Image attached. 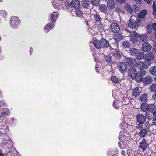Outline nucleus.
Masks as SVG:
<instances>
[{
  "instance_id": "obj_1",
  "label": "nucleus",
  "mask_w": 156,
  "mask_h": 156,
  "mask_svg": "<svg viewBox=\"0 0 156 156\" xmlns=\"http://www.w3.org/2000/svg\"><path fill=\"white\" fill-rule=\"evenodd\" d=\"M10 21V25L13 28H16L20 24V20L17 17L12 16Z\"/></svg>"
},
{
  "instance_id": "obj_2",
  "label": "nucleus",
  "mask_w": 156,
  "mask_h": 156,
  "mask_svg": "<svg viewBox=\"0 0 156 156\" xmlns=\"http://www.w3.org/2000/svg\"><path fill=\"white\" fill-rule=\"evenodd\" d=\"M125 62L131 66H133L136 64V62L135 58L125 57Z\"/></svg>"
},
{
  "instance_id": "obj_3",
  "label": "nucleus",
  "mask_w": 156,
  "mask_h": 156,
  "mask_svg": "<svg viewBox=\"0 0 156 156\" xmlns=\"http://www.w3.org/2000/svg\"><path fill=\"white\" fill-rule=\"evenodd\" d=\"M139 37V34L136 32L134 31L131 33L130 34V41L133 43H136L138 41L137 38Z\"/></svg>"
},
{
  "instance_id": "obj_4",
  "label": "nucleus",
  "mask_w": 156,
  "mask_h": 156,
  "mask_svg": "<svg viewBox=\"0 0 156 156\" xmlns=\"http://www.w3.org/2000/svg\"><path fill=\"white\" fill-rule=\"evenodd\" d=\"M127 133L124 130H122L119 133V139L121 141H126L128 139L127 136Z\"/></svg>"
},
{
  "instance_id": "obj_5",
  "label": "nucleus",
  "mask_w": 156,
  "mask_h": 156,
  "mask_svg": "<svg viewBox=\"0 0 156 156\" xmlns=\"http://www.w3.org/2000/svg\"><path fill=\"white\" fill-rule=\"evenodd\" d=\"M110 28L112 32L115 33L118 32L120 30V27L116 23H112L110 26Z\"/></svg>"
},
{
  "instance_id": "obj_6",
  "label": "nucleus",
  "mask_w": 156,
  "mask_h": 156,
  "mask_svg": "<svg viewBox=\"0 0 156 156\" xmlns=\"http://www.w3.org/2000/svg\"><path fill=\"white\" fill-rule=\"evenodd\" d=\"M119 71L122 73H125L127 70V66L123 62H120L118 65Z\"/></svg>"
},
{
  "instance_id": "obj_7",
  "label": "nucleus",
  "mask_w": 156,
  "mask_h": 156,
  "mask_svg": "<svg viewBox=\"0 0 156 156\" xmlns=\"http://www.w3.org/2000/svg\"><path fill=\"white\" fill-rule=\"evenodd\" d=\"M151 48V46L148 42H145L142 44V50L144 52L149 51Z\"/></svg>"
},
{
  "instance_id": "obj_8",
  "label": "nucleus",
  "mask_w": 156,
  "mask_h": 156,
  "mask_svg": "<svg viewBox=\"0 0 156 156\" xmlns=\"http://www.w3.org/2000/svg\"><path fill=\"white\" fill-rule=\"evenodd\" d=\"M149 144L145 139H143L139 143V147L143 151L145 150L148 146Z\"/></svg>"
},
{
  "instance_id": "obj_9",
  "label": "nucleus",
  "mask_w": 156,
  "mask_h": 156,
  "mask_svg": "<svg viewBox=\"0 0 156 156\" xmlns=\"http://www.w3.org/2000/svg\"><path fill=\"white\" fill-rule=\"evenodd\" d=\"M155 57L153 53L151 52H149L146 53L144 56L145 59L148 61H151L154 59Z\"/></svg>"
},
{
  "instance_id": "obj_10",
  "label": "nucleus",
  "mask_w": 156,
  "mask_h": 156,
  "mask_svg": "<svg viewBox=\"0 0 156 156\" xmlns=\"http://www.w3.org/2000/svg\"><path fill=\"white\" fill-rule=\"evenodd\" d=\"M129 76L132 79L134 78L137 73L136 70L133 68H131L128 71Z\"/></svg>"
},
{
  "instance_id": "obj_11",
  "label": "nucleus",
  "mask_w": 156,
  "mask_h": 156,
  "mask_svg": "<svg viewBox=\"0 0 156 156\" xmlns=\"http://www.w3.org/2000/svg\"><path fill=\"white\" fill-rule=\"evenodd\" d=\"M137 120L140 124H143L145 120L146 117L142 114L137 115L136 116Z\"/></svg>"
},
{
  "instance_id": "obj_12",
  "label": "nucleus",
  "mask_w": 156,
  "mask_h": 156,
  "mask_svg": "<svg viewBox=\"0 0 156 156\" xmlns=\"http://www.w3.org/2000/svg\"><path fill=\"white\" fill-rule=\"evenodd\" d=\"M128 52L132 56H136L138 53V50L135 48H131L129 49Z\"/></svg>"
},
{
  "instance_id": "obj_13",
  "label": "nucleus",
  "mask_w": 156,
  "mask_h": 156,
  "mask_svg": "<svg viewBox=\"0 0 156 156\" xmlns=\"http://www.w3.org/2000/svg\"><path fill=\"white\" fill-rule=\"evenodd\" d=\"M115 3L113 0H109L107 2V6L109 9H113L115 6Z\"/></svg>"
},
{
  "instance_id": "obj_14",
  "label": "nucleus",
  "mask_w": 156,
  "mask_h": 156,
  "mask_svg": "<svg viewBox=\"0 0 156 156\" xmlns=\"http://www.w3.org/2000/svg\"><path fill=\"white\" fill-rule=\"evenodd\" d=\"M137 23L135 20L133 19H130L128 24V27L131 28H136Z\"/></svg>"
},
{
  "instance_id": "obj_15",
  "label": "nucleus",
  "mask_w": 156,
  "mask_h": 156,
  "mask_svg": "<svg viewBox=\"0 0 156 156\" xmlns=\"http://www.w3.org/2000/svg\"><path fill=\"white\" fill-rule=\"evenodd\" d=\"M70 4L74 8H79L80 6V2L78 0H72Z\"/></svg>"
},
{
  "instance_id": "obj_16",
  "label": "nucleus",
  "mask_w": 156,
  "mask_h": 156,
  "mask_svg": "<svg viewBox=\"0 0 156 156\" xmlns=\"http://www.w3.org/2000/svg\"><path fill=\"white\" fill-rule=\"evenodd\" d=\"M148 133L147 130L145 129H142L139 133V135L140 137H144Z\"/></svg>"
},
{
  "instance_id": "obj_17",
  "label": "nucleus",
  "mask_w": 156,
  "mask_h": 156,
  "mask_svg": "<svg viewBox=\"0 0 156 156\" xmlns=\"http://www.w3.org/2000/svg\"><path fill=\"white\" fill-rule=\"evenodd\" d=\"M152 78L150 76H147L144 78L143 81L145 83L150 84L153 81Z\"/></svg>"
},
{
  "instance_id": "obj_18",
  "label": "nucleus",
  "mask_w": 156,
  "mask_h": 156,
  "mask_svg": "<svg viewBox=\"0 0 156 156\" xmlns=\"http://www.w3.org/2000/svg\"><path fill=\"white\" fill-rule=\"evenodd\" d=\"M93 44L97 49H99L101 47H102L101 40V41L95 40L94 41Z\"/></svg>"
},
{
  "instance_id": "obj_19",
  "label": "nucleus",
  "mask_w": 156,
  "mask_h": 156,
  "mask_svg": "<svg viewBox=\"0 0 156 156\" xmlns=\"http://www.w3.org/2000/svg\"><path fill=\"white\" fill-rule=\"evenodd\" d=\"M54 24L53 22H51L49 23L44 28V31L47 32L50 30L53 27Z\"/></svg>"
},
{
  "instance_id": "obj_20",
  "label": "nucleus",
  "mask_w": 156,
  "mask_h": 156,
  "mask_svg": "<svg viewBox=\"0 0 156 156\" xmlns=\"http://www.w3.org/2000/svg\"><path fill=\"white\" fill-rule=\"evenodd\" d=\"M102 43V48H107L110 46L108 41L106 39L103 38L101 40Z\"/></svg>"
},
{
  "instance_id": "obj_21",
  "label": "nucleus",
  "mask_w": 156,
  "mask_h": 156,
  "mask_svg": "<svg viewBox=\"0 0 156 156\" xmlns=\"http://www.w3.org/2000/svg\"><path fill=\"white\" fill-rule=\"evenodd\" d=\"M140 93V90L137 87H136L134 89H133L132 91L133 95L135 97L139 96Z\"/></svg>"
},
{
  "instance_id": "obj_22",
  "label": "nucleus",
  "mask_w": 156,
  "mask_h": 156,
  "mask_svg": "<svg viewBox=\"0 0 156 156\" xmlns=\"http://www.w3.org/2000/svg\"><path fill=\"white\" fill-rule=\"evenodd\" d=\"M59 16V13L57 12H52L51 14V20L53 22H54L55 21L56 19L58 18Z\"/></svg>"
},
{
  "instance_id": "obj_23",
  "label": "nucleus",
  "mask_w": 156,
  "mask_h": 156,
  "mask_svg": "<svg viewBox=\"0 0 156 156\" xmlns=\"http://www.w3.org/2000/svg\"><path fill=\"white\" fill-rule=\"evenodd\" d=\"M127 141H121L120 142L118 143V144L119 146L122 149H124L127 147Z\"/></svg>"
},
{
  "instance_id": "obj_24",
  "label": "nucleus",
  "mask_w": 156,
  "mask_h": 156,
  "mask_svg": "<svg viewBox=\"0 0 156 156\" xmlns=\"http://www.w3.org/2000/svg\"><path fill=\"white\" fill-rule=\"evenodd\" d=\"M150 73L153 75H156V66L151 67L149 69Z\"/></svg>"
},
{
  "instance_id": "obj_25",
  "label": "nucleus",
  "mask_w": 156,
  "mask_h": 156,
  "mask_svg": "<svg viewBox=\"0 0 156 156\" xmlns=\"http://www.w3.org/2000/svg\"><path fill=\"white\" fill-rule=\"evenodd\" d=\"M90 3V1L88 0H83L82 1V6L85 8L89 7Z\"/></svg>"
},
{
  "instance_id": "obj_26",
  "label": "nucleus",
  "mask_w": 156,
  "mask_h": 156,
  "mask_svg": "<svg viewBox=\"0 0 156 156\" xmlns=\"http://www.w3.org/2000/svg\"><path fill=\"white\" fill-rule=\"evenodd\" d=\"M136 58L138 60H140L144 58V54L143 52H139L136 55Z\"/></svg>"
},
{
  "instance_id": "obj_27",
  "label": "nucleus",
  "mask_w": 156,
  "mask_h": 156,
  "mask_svg": "<svg viewBox=\"0 0 156 156\" xmlns=\"http://www.w3.org/2000/svg\"><path fill=\"white\" fill-rule=\"evenodd\" d=\"M105 58L106 62L109 64H112L113 63V61L112 57L110 55H108L105 56Z\"/></svg>"
},
{
  "instance_id": "obj_28",
  "label": "nucleus",
  "mask_w": 156,
  "mask_h": 156,
  "mask_svg": "<svg viewBox=\"0 0 156 156\" xmlns=\"http://www.w3.org/2000/svg\"><path fill=\"white\" fill-rule=\"evenodd\" d=\"M113 56V58L117 59L120 58L121 55L119 51L114 50Z\"/></svg>"
},
{
  "instance_id": "obj_29",
  "label": "nucleus",
  "mask_w": 156,
  "mask_h": 156,
  "mask_svg": "<svg viewBox=\"0 0 156 156\" xmlns=\"http://www.w3.org/2000/svg\"><path fill=\"white\" fill-rule=\"evenodd\" d=\"M139 37L141 41H144L147 40L148 38V36L146 34L139 35Z\"/></svg>"
},
{
  "instance_id": "obj_30",
  "label": "nucleus",
  "mask_w": 156,
  "mask_h": 156,
  "mask_svg": "<svg viewBox=\"0 0 156 156\" xmlns=\"http://www.w3.org/2000/svg\"><path fill=\"white\" fill-rule=\"evenodd\" d=\"M143 76L140 75V73H137L136 75V77L134 78L138 82H140L142 80V77Z\"/></svg>"
},
{
  "instance_id": "obj_31",
  "label": "nucleus",
  "mask_w": 156,
  "mask_h": 156,
  "mask_svg": "<svg viewBox=\"0 0 156 156\" xmlns=\"http://www.w3.org/2000/svg\"><path fill=\"white\" fill-rule=\"evenodd\" d=\"M122 103L121 101L115 100L114 101L113 105L114 107L116 109H118L119 108L120 106V104Z\"/></svg>"
},
{
  "instance_id": "obj_32",
  "label": "nucleus",
  "mask_w": 156,
  "mask_h": 156,
  "mask_svg": "<svg viewBox=\"0 0 156 156\" xmlns=\"http://www.w3.org/2000/svg\"><path fill=\"white\" fill-rule=\"evenodd\" d=\"M111 80L115 83H119L120 80L116 76H112L111 78Z\"/></svg>"
},
{
  "instance_id": "obj_33",
  "label": "nucleus",
  "mask_w": 156,
  "mask_h": 156,
  "mask_svg": "<svg viewBox=\"0 0 156 156\" xmlns=\"http://www.w3.org/2000/svg\"><path fill=\"white\" fill-rule=\"evenodd\" d=\"M146 13L147 12L146 10H142L139 13H138V17L139 18H143L145 16L146 14Z\"/></svg>"
},
{
  "instance_id": "obj_34",
  "label": "nucleus",
  "mask_w": 156,
  "mask_h": 156,
  "mask_svg": "<svg viewBox=\"0 0 156 156\" xmlns=\"http://www.w3.org/2000/svg\"><path fill=\"white\" fill-rule=\"evenodd\" d=\"M123 46L126 48H129L130 46V44L128 41H123L122 43Z\"/></svg>"
},
{
  "instance_id": "obj_35",
  "label": "nucleus",
  "mask_w": 156,
  "mask_h": 156,
  "mask_svg": "<svg viewBox=\"0 0 156 156\" xmlns=\"http://www.w3.org/2000/svg\"><path fill=\"white\" fill-rule=\"evenodd\" d=\"M148 105L146 103H142L141 106V110L144 112L148 110Z\"/></svg>"
},
{
  "instance_id": "obj_36",
  "label": "nucleus",
  "mask_w": 156,
  "mask_h": 156,
  "mask_svg": "<svg viewBox=\"0 0 156 156\" xmlns=\"http://www.w3.org/2000/svg\"><path fill=\"white\" fill-rule=\"evenodd\" d=\"M149 89L151 92H156V83H153L151 84L150 86Z\"/></svg>"
},
{
  "instance_id": "obj_37",
  "label": "nucleus",
  "mask_w": 156,
  "mask_h": 156,
  "mask_svg": "<svg viewBox=\"0 0 156 156\" xmlns=\"http://www.w3.org/2000/svg\"><path fill=\"white\" fill-rule=\"evenodd\" d=\"M100 10L102 12H105L107 10V7L104 4H101L99 5Z\"/></svg>"
},
{
  "instance_id": "obj_38",
  "label": "nucleus",
  "mask_w": 156,
  "mask_h": 156,
  "mask_svg": "<svg viewBox=\"0 0 156 156\" xmlns=\"http://www.w3.org/2000/svg\"><path fill=\"white\" fill-rule=\"evenodd\" d=\"M147 94H144L140 96V100L142 102H145L147 101Z\"/></svg>"
},
{
  "instance_id": "obj_39",
  "label": "nucleus",
  "mask_w": 156,
  "mask_h": 156,
  "mask_svg": "<svg viewBox=\"0 0 156 156\" xmlns=\"http://www.w3.org/2000/svg\"><path fill=\"white\" fill-rule=\"evenodd\" d=\"M148 110L151 112L155 109V106L153 104L148 105Z\"/></svg>"
},
{
  "instance_id": "obj_40",
  "label": "nucleus",
  "mask_w": 156,
  "mask_h": 156,
  "mask_svg": "<svg viewBox=\"0 0 156 156\" xmlns=\"http://www.w3.org/2000/svg\"><path fill=\"white\" fill-rule=\"evenodd\" d=\"M0 15L2 17L5 18L7 15V13L6 11L4 10H0Z\"/></svg>"
},
{
  "instance_id": "obj_41",
  "label": "nucleus",
  "mask_w": 156,
  "mask_h": 156,
  "mask_svg": "<svg viewBox=\"0 0 156 156\" xmlns=\"http://www.w3.org/2000/svg\"><path fill=\"white\" fill-rule=\"evenodd\" d=\"M114 38L116 41H119L122 39V36L120 34H117L115 35Z\"/></svg>"
},
{
  "instance_id": "obj_42",
  "label": "nucleus",
  "mask_w": 156,
  "mask_h": 156,
  "mask_svg": "<svg viewBox=\"0 0 156 156\" xmlns=\"http://www.w3.org/2000/svg\"><path fill=\"white\" fill-rule=\"evenodd\" d=\"M9 114V112L8 110L5 109L3 112H1V115L2 116L4 117L5 116H7Z\"/></svg>"
},
{
  "instance_id": "obj_43",
  "label": "nucleus",
  "mask_w": 156,
  "mask_h": 156,
  "mask_svg": "<svg viewBox=\"0 0 156 156\" xmlns=\"http://www.w3.org/2000/svg\"><path fill=\"white\" fill-rule=\"evenodd\" d=\"M94 18L95 20L97 22H98L99 21L100 22V21H101L102 20H102L101 19L99 15H94Z\"/></svg>"
},
{
  "instance_id": "obj_44",
  "label": "nucleus",
  "mask_w": 156,
  "mask_h": 156,
  "mask_svg": "<svg viewBox=\"0 0 156 156\" xmlns=\"http://www.w3.org/2000/svg\"><path fill=\"white\" fill-rule=\"evenodd\" d=\"M91 3L94 5H98L100 2V0H91Z\"/></svg>"
},
{
  "instance_id": "obj_45",
  "label": "nucleus",
  "mask_w": 156,
  "mask_h": 156,
  "mask_svg": "<svg viewBox=\"0 0 156 156\" xmlns=\"http://www.w3.org/2000/svg\"><path fill=\"white\" fill-rule=\"evenodd\" d=\"M76 14L79 17L82 15V12L79 9H76L75 10Z\"/></svg>"
},
{
  "instance_id": "obj_46",
  "label": "nucleus",
  "mask_w": 156,
  "mask_h": 156,
  "mask_svg": "<svg viewBox=\"0 0 156 156\" xmlns=\"http://www.w3.org/2000/svg\"><path fill=\"white\" fill-rule=\"evenodd\" d=\"M147 32L148 33L150 34L152 32V30L151 25L148 24L146 27Z\"/></svg>"
},
{
  "instance_id": "obj_47",
  "label": "nucleus",
  "mask_w": 156,
  "mask_h": 156,
  "mask_svg": "<svg viewBox=\"0 0 156 156\" xmlns=\"http://www.w3.org/2000/svg\"><path fill=\"white\" fill-rule=\"evenodd\" d=\"M126 9L129 12L130 14H132L133 11L131 7L129 5H126Z\"/></svg>"
},
{
  "instance_id": "obj_48",
  "label": "nucleus",
  "mask_w": 156,
  "mask_h": 156,
  "mask_svg": "<svg viewBox=\"0 0 156 156\" xmlns=\"http://www.w3.org/2000/svg\"><path fill=\"white\" fill-rule=\"evenodd\" d=\"M153 14L154 16L156 15V2H154L153 5Z\"/></svg>"
},
{
  "instance_id": "obj_49",
  "label": "nucleus",
  "mask_w": 156,
  "mask_h": 156,
  "mask_svg": "<svg viewBox=\"0 0 156 156\" xmlns=\"http://www.w3.org/2000/svg\"><path fill=\"white\" fill-rule=\"evenodd\" d=\"M98 27L100 29H103L105 26V24L103 23L102 20L100 21V23L98 25Z\"/></svg>"
},
{
  "instance_id": "obj_50",
  "label": "nucleus",
  "mask_w": 156,
  "mask_h": 156,
  "mask_svg": "<svg viewBox=\"0 0 156 156\" xmlns=\"http://www.w3.org/2000/svg\"><path fill=\"white\" fill-rule=\"evenodd\" d=\"M128 155L129 156H134L133 151L129 149L127 150Z\"/></svg>"
},
{
  "instance_id": "obj_51",
  "label": "nucleus",
  "mask_w": 156,
  "mask_h": 156,
  "mask_svg": "<svg viewBox=\"0 0 156 156\" xmlns=\"http://www.w3.org/2000/svg\"><path fill=\"white\" fill-rule=\"evenodd\" d=\"M142 68H147L149 66V65H148L146 62L142 61Z\"/></svg>"
},
{
  "instance_id": "obj_52",
  "label": "nucleus",
  "mask_w": 156,
  "mask_h": 156,
  "mask_svg": "<svg viewBox=\"0 0 156 156\" xmlns=\"http://www.w3.org/2000/svg\"><path fill=\"white\" fill-rule=\"evenodd\" d=\"M140 75H141L143 76H145L146 74V72L143 69H141L140 71Z\"/></svg>"
},
{
  "instance_id": "obj_53",
  "label": "nucleus",
  "mask_w": 156,
  "mask_h": 156,
  "mask_svg": "<svg viewBox=\"0 0 156 156\" xmlns=\"http://www.w3.org/2000/svg\"><path fill=\"white\" fill-rule=\"evenodd\" d=\"M137 66L138 67H142V61H139L138 62V63H137Z\"/></svg>"
},
{
  "instance_id": "obj_54",
  "label": "nucleus",
  "mask_w": 156,
  "mask_h": 156,
  "mask_svg": "<svg viewBox=\"0 0 156 156\" xmlns=\"http://www.w3.org/2000/svg\"><path fill=\"white\" fill-rule=\"evenodd\" d=\"M141 124L140 123L137 125L136 127L137 129L140 130L141 129V128L143 129V125Z\"/></svg>"
},
{
  "instance_id": "obj_55",
  "label": "nucleus",
  "mask_w": 156,
  "mask_h": 156,
  "mask_svg": "<svg viewBox=\"0 0 156 156\" xmlns=\"http://www.w3.org/2000/svg\"><path fill=\"white\" fill-rule=\"evenodd\" d=\"M53 5L54 8L56 9H58L59 8V6L57 3L54 4L53 3Z\"/></svg>"
},
{
  "instance_id": "obj_56",
  "label": "nucleus",
  "mask_w": 156,
  "mask_h": 156,
  "mask_svg": "<svg viewBox=\"0 0 156 156\" xmlns=\"http://www.w3.org/2000/svg\"><path fill=\"white\" fill-rule=\"evenodd\" d=\"M116 2L118 3L122 4L124 3L126 0H115Z\"/></svg>"
},
{
  "instance_id": "obj_57",
  "label": "nucleus",
  "mask_w": 156,
  "mask_h": 156,
  "mask_svg": "<svg viewBox=\"0 0 156 156\" xmlns=\"http://www.w3.org/2000/svg\"><path fill=\"white\" fill-rule=\"evenodd\" d=\"M152 123L153 124L156 125V117H154L152 120Z\"/></svg>"
},
{
  "instance_id": "obj_58",
  "label": "nucleus",
  "mask_w": 156,
  "mask_h": 156,
  "mask_svg": "<svg viewBox=\"0 0 156 156\" xmlns=\"http://www.w3.org/2000/svg\"><path fill=\"white\" fill-rule=\"evenodd\" d=\"M152 28L153 30L155 31H156V23L152 25Z\"/></svg>"
},
{
  "instance_id": "obj_59",
  "label": "nucleus",
  "mask_w": 156,
  "mask_h": 156,
  "mask_svg": "<svg viewBox=\"0 0 156 156\" xmlns=\"http://www.w3.org/2000/svg\"><path fill=\"white\" fill-rule=\"evenodd\" d=\"M135 2L139 4H140L141 3V0H134Z\"/></svg>"
},
{
  "instance_id": "obj_60",
  "label": "nucleus",
  "mask_w": 156,
  "mask_h": 156,
  "mask_svg": "<svg viewBox=\"0 0 156 156\" xmlns=\"http://www.w3.org/2000/svg\"><path fill=\"white\" fill-rule=\"evenodd\" d=\"M152 98L154 101H156V93L153 95Z\"/></svg>"
},
{
  "instance_id": "obj_61",
  "label": "nucleus",
  "mask_w": 156,
  "mask_h": 156,
  "mask_svg": "<svg viewBox=\"0 0 156 156\" xmlns=\"http://www.w3.org/2000/svg\"><path fill=\"white\" fill-rule=\"evenodd\" d=\"M152 112L153 113V116H154V117H156V110H155H155H154V111H153V112Z\"/></svg>"
},
{
  "instance_id": "obj_62",
  "label": "nucleus",
  "mask_w": 156,
  "mask_h": 156,
  "mask_svg": "<svg viewBox=\"0 0 156 156\" xmlns=\"http://www.w3.org/2000/svg\"><path fill=\"white\" fill-rule=\"evenodd\" d=\"M121 153L122 155L124 156L125 154V151L124 150H122Z\"/></svg>"
},
{
  "instance_id": "obj_63",
  "label": "nucleus",
  "mask_w": 156,
  "mask_h": 156,
  "mask_svg": "<svg viewBox=\"0 0 156 156\" xmlns=\"http://www.w3.org/2000/svg\"><path fill=\"white\" fill-rule=\"evenodd\" d=\"M145 2H146L147 3L150 4L151 2V0H144Z\"/></svg>"
},
{
  "instance_id": "obj_64",
  "label": "nucleus",
  "mask_w": 156,
  "mask_h": 156,
  "mask_svg": "<svg viewBox=\"0 0 156 156\" xmlns=\"http://www.w3.org/2000/svg\"><path fill=\"white\" fill-rule=\"evenodd\" d=\"M85 24L86 25H87V26H89V24H88V21H87V20H85Z\"/></svg>"
}]
</instances>
